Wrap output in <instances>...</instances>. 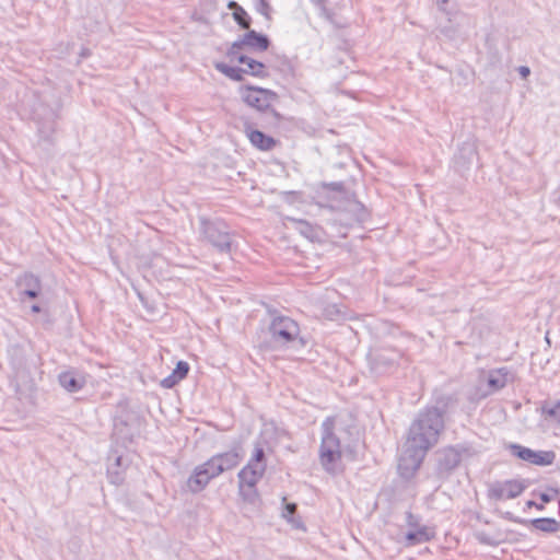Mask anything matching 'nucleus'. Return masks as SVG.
<instances>
[{"mask_svg": "<svg viewBox=\"0 0 560 560\" xmlns=\"http://www.w3.org/2000/svg\"><path fill=\"white\" fill-rule=\"evenodd\" d=\"M444 428V419L436 408L419 410L409 427L405 450L398 462V472L404 479L415 476L429 450L438 444Z\"/></svg>", "mask_w": 560, "mask_h": 560, "instance_id": "obj_1", "label": "nucleus"}, {"mask_svg": "<svg viewBox=\"0 0 560 560\" xmlns=\"http://www.w3.org/2000/svg\"><path fill=\"white\" fill-rule=\"evenodd\" d=\"M199 241L221 255H230L236 246L235 232L222 219L199 218Z\"/></svg>", "mask_w": 560, "mask_h": 560, "instance_id": "obj_2", "label": "nucleus"}, {"mask_svg": "<svg viewBox=\"0 0 560 560\" xmlns=\"http://www.w3.org/2000/svg\"><path fill=\"white\" fill-rule=\"evenodd\" d=\"M335 423L334 417H327L320 427L319 462L328 474H336L337 466L342 457L341 443L335 434Z\"/></svg>", "mask_w": 560, "mask_h": 560, "instance_id": "obj_3", "label": "nucleus"}, {"mask_svg": "<svg viewBox=\"0 0 560 560\" xmlns=\"http://www.w3.org/2000/svg\"><path fill=\"white\" fill-rule=\"evenodd\" d=\"M240 94L246 105L271 116L275 122L280 120V114L271 107V103L278 97L276 92L258 86L245 85L240 88Z\"/></svg>", "mask_w": 560, "mask_h": 560, "instance_id": "obj_4", "label": "nucleus"}, {"mask_svg": "<svg viewBox=\"0 0 560 560\" xmlns=\"http://www.w3.org/2000/svg\"><path fill=\"white\" fill-rule=\"evenodd\" d=\"M268 331L271 341L278 347H284L295 341L300 336V326L291 317L281 315L277 311L271 313Z\"/></svg>", "mask_w": 560, "mask_h": 560, "instance_id": "obj_5", "label": "nucleus"}, {"mask_svg": "<svg viewBox=\"0 0 560 560\" xmlns=\"http://www.w3.org/2000/svg\"><path fill=\"white\" fill-rule=\"evenodd\" d=\"M528 486L526 479L498 480L489 485L487 495L494 501L511 500L520 497Z\"/></svg>", "mask_w": 560, "mask_h": 560, "instance_id": "obj_6", "label": "nucleus"}, {"mask_svg": "<svg viewBox=\"0 0 560 560\" xmlns=\"http://www.w3.org/2000/svg\"><path fill=\"white\" fill-rule=\"evenodd\" d=\"M243 447L240 443L232 446L228 452L218 453L207 460V466L213 468L218 476L224 471L232 470L243 460Z\"/></svg>", "mask_w": 560, "mask_h": 560, "instance_id": "obj_7", "label": "nucleus"}, {"mask_svg": "<svg viewBox=\"0 0 560 560\" xmlns=\"http://www.w3.org/2000/svg\"><path fill=\"white\" fill-rule=\"evenodd\" d=\"M402 352L395 348L383 347L370 353L371 368L375 373L383 374L392 371L398 365Z\"/></svg>", "mask_w": 560, "mask_h": 560, "instance_id": "obj_8", "label": "nucleus"}, {"mask_svg": "<svg viewBox=\"0 0 560 560\" xmlns=\"http://www.w3.org/2000/svg\"><path fill=\"white\" fill-rule=\"evenodd\" d=\"M262 477L261 469L249 470V467H243L238 471V490L245 501L253 503L258 498L256 486Z\"/></svg>", "mask_w": 560, "mask_h": 560, "instance_id": "obj_9", "label": "nucleus"}, {"mask_svg": "<svg viewBox=\"0 0 560 560\" xmlns=\"http://www.w3.org/2000/svg\"><path fill=\"white\" fill-rule=\"evenodd\" d=\"M509 448L512 455L537 466L552 465L556 459V454L553 451H534L521 444H511Z\"/></svg>", "mask_w": 560, "mask_h": 560, "instance_id": "obj_10", "label": "nucleus"}, {"mask_svg": "<svg viewBox=\"0 0 560 560\" xmlns=\"http://www.w3.org/2000/svg\"><path fill=\"white\" fill-rule=\"evenodd\" d=\"M257 126L265 127L264 124H256L247 119L243 124V131L254 148L259 151H271L278 144V140L258 130Z\"/></svg>", "mask_w": 560, "mask_h": 560, "instance_id": "obj_11", "label": "nucleus"}, {"mask_svg": "<svg viewBox=\"0 0 560 560\" xmlns=\"http://www.w3.org/2000/svg\"><path fill=\"white\" fill-rule=\"evenodd\" d=\"M15 285L18 289L20 302L26 299L35 300L42 292V280L38 276L32 272H24L16 278Z\"/></svg>", "mask_w": 560, "mask_h": 560, "instance_id": "obj_12", "label": "nucleus"}, {"mask_svg": "<svg viewBox=\"0 0 560 560\" xmlns=\"http://www.w3.org/2000/svg\"><path fill=\"white\" fill-rule=\"evenodd\" d=\"M514 380L513 373L506 366L492 369L487 372L485 376V382L487 388L482 392L481 397H487L492 395L502 388H504L509 383H512Z\"/></svg>", "mask_w": 560, "mask_h": 560, "instance_id": "obj_13", "label": "nucleus"}, {"mask_svg": "<svg viewBox=\"0 0 560 560\" xmlns=\"http://www.w3.org/2000/svg\"><path fill=\"white\" fill-rule=\"evenodd\" d=\"M460 452L454 446H447L438 452L436 472L440 477H447L459 465Z\"/></svg>", "mask_w": 560, "mask_h": 560, "instance_id": "obj_14", "label": "nucleus"}, {"mask_svg": "<svg viewBox=\"0 0 560 560\" xmlns=\"http://www.w3.org/2000/svg\"><path fill=\"white\" fill-rule=\"evenodd\" d=\"M215 477H218V475L213 472V468H211V466H207V462H205L203 464L195 467L192 474L187 480V488L192 493H198L202 491Z\"/></svg>", "mask_w": 560, "mask_h": 560, "instance_id": "obj_15", "label": "nucleus"}, {"mask_svg": "<svg viewBox=\"0 0 560 560\" xmlns=\"http://www.w3.org/2000/svg\"><path fill=\"white\" fill-rule=\"evenodd\" d=\"M320 190L316 192L317 203L320 207H328V208H335L332 203H330V199L326 196L327 192L332 191L340 196L341 199L348 198V191L346 189V186L342 182H331L326 183L323 182L319 185Z\"/></svg>", "mask_w": 560, "mask_h": 560, "instance_id": "obj_16", "label": "nucleus"}, {"mask_svg": "<svg viewBox=\"0 0 560 560\" xmlns=\"http://www.w3.org/2000/svg\"><path fill=\"white\" fill-rule=\"evenodd\" d=\"M506 518L514 521L520 524H530L534 529L544 532V533H556L560 530V522H558L555 518L551 517H538L533 518L530 521L527 520H521V518H513L512 514L510 512L506 513Z\"/></svg>", "mask_w": 560, "mask_h": 560, "instance_id": "obj_17", "label": "nucleus"}, {"mask_svg": "<svg viewBox=\"0 0 560 560\" xmlns=\"http://www.w3.org/2000/svg\"><path fill=\"white\" fill-rule=\"evenodd\" d=\"M59 385L68 393L80 392L85 386V377L74 371H63L58 375Z\"/></svg>", "mask_w": 560, "mask_h": 560, "instance_id": "obj_18", "label": "nucleus"}, {"mask_svg": "<svg viewBox=\"0 0 560 560\" xmlns=\"http://www.w3.org/2000/svg\"><path fill=\"white\" fill-rule=\"evenodd\" d=\"M246 46L254 51H266L270 47V38L262 33H258L255 30H247L243 35V42Z\"/></svg>", "mask_w": 560, "mask_h": 560, "instance_id": "obj_19", "label": "nucleus"}, {"mask_svg": "<svg viewBox=\"0 0 560 560\" xmlns=\"http://www.w3.org/2000/svg\"><path fill=\"white\" fill-rule=\"evenodd\" d=\"M57 115L54 112L49 113L47 119H38L37 121V130L40 141L46 142L48 144H52L54 133L56 131V122Z\"/></svg>", "mask_w": 560, "mask_h": 560, "instance_id": "obj_20", "label": "nucleus"}, {"mask_svg": "<svg viewBox=\"0 0 560 560\" xmlns=\"http://www.w3.org/2000/svg\"><path fill=\"white\" fill-rule=\"evenodd\" d=\"M189 369V364L186 361H178L173 372L168 376L164 377L160 382V385L163 388H173L187 376Z\"/></svg>", "mask_w": 560, "mask_h": 560, "instance_id": "obj_21", "label": "nucleus"}, {"mask_svg": "<svg viewBox=\"0 0 560 560\" xmlns=\"http://www.w3.org/2000/svg\"><path fill=\"white\" fill-rule=\"evenodd\" d=\"M240 63L246 65L244 69V74H250L256 78H267L269 75L267 71V66L258 60H255L250 57H238Z\"/></svg>", "mask_w": 560, "mask_h": 560, "instance_id": "obj_22", "label": "nucleus"}, {"mask_svg": "<svg viewBox=\"0 0 560 560\" xmlns=\"http://www.w3.org/2000/svg\"><path fill=\"white\" fill-rule=\"evenodd\" d=\"M126 466L122 464L121 456H115L114 462L107 466V477L110 483L119 486L125 480Z\"/></svg>", "mask_w": 560, "mask_h": 560, "instance_id": "obj_23", "label": "nucleus"}, {"mask_svg": "<svg viewBox=\"0 0 560 560\" xmlns=\"http://www.w3.org/2000/svg\"><path fill=\"white\" fill-rule=\"evenodd\" d=\"M545 420L560 425V399L557 401H544L540 406Z\"/></svg>", "mask_w": 560, "mask_h": 560, "instance_id": "obj_24", "label": "nucleus"}, {"mask_svg": "<svg viewBox=\"0 0 560 560\" xmlns=\"http://www.w3.org/2000/svg\"><path fill=\"white\" fill-rule=\"evenodd\" d=\"M269 65L271 68L281 72L283 75L294 74V66L285 55H275L269 60Z\"/></svg>", "mask_w": 560, "mask_h": 560, "instance_id": "obj_25", "label": "nucleus"}, {"mask_svg": "<svg viewBox=\"0 0 560 560\" xmlns=\"http://www.w3.org/2000/svg\"><path fill=\"white\" fill-rule=\"evenodd\" d=\"M432 536L433 535L430 533L428 527H418L415 530H410L406 534L407 545L415 546L418 544L427 542L432 538Z\"/></svg>", "mask_w": 560, "mask_h": 560, "instance_id": "obj_26", "label": "nucleus"}, {"mask_svg": "<svg viewBox=\"0 0 560 560\" xmlns=\"http://www.w3.org/2000/svg\"><path fill=\"white\" fill-rule=\"evenodd\" d=\"M214 68L223 73L225 77L233 81H243L244 80V69L240 67H232L226 65L225 62H215Z\"/></svg>", "mask_w": 560, "mask_h": 560, "instance_id": "obj_27", "label": "nucleus"}, {"mask_svg": "<svg viewBox=\"0 0 560 560\" xmlns=\"http://www.w3.org/2000/svg\"><path fill=\"white\" fill-rule=\"evenodd\" d=\"M438 10L443 13L448 21L458 13V4L455 0H436Z\"/></svg>", "mask_w": 560, "mask_h": 560, "instance_id": "obj_28", "label": "nucleus"}, {"mask_svg": "<svg viewBox=\"0 0 560 560\" xmlns=\"http://www.w3.org/2000/svg\"><path fill=\"white\" fill-rule=\"evenodd\" d=\"M456 401L457 399L453 395H441L435 399V405L427 406L425 408H436L441 416L444 418L447 409Z\"/></svg>", "mask_w": 560, "mask_h": 560, "instance_id": "obj_29", "label": "nucleus"}, {"mask_svg": "<svg viewBox=\"0 0 560 560\" xmlns=\"http://www.w3.org/2000/svg\"><path fill=\"white\" fill-rule=\"evenodd\" d=\"M295 224V229L306 238L313 240L316 237V230L315 228L308 223L305 220L302 219H293L292 220Z\"/></svg>", "mask_w": 560, "mask_h": 560, "instance_id": "obj_30", "label": "nucleus"}, {"mask_svg": "<svg viewBox=\"0 0 560 560\" xmlns=\"http://www.w3.org/2000/svg\"><path fill=\"white\" fill-rule=\"evenodd\" d=\"M233 19L237 23V25L243 30H249L252 24V18L249 14L241 8H236V11L233 12Z\"/></svg>", "mask_w": 560, "mask_h": 560, "instance_id": "obj_31", "label": "nucleus"}, {"mask_svg": "<svg viewBox=\"0 0 560 560\" xmlns=\"http://www.w3.org/2000/svg\"><path fill=\"white\" fill-rule=\"evenodd\" d=\"M311 2L318 10L320 16L329 22L334 21L335 13L327 7V0H311Z\"/></svg>", "mask_w": 560, "mask_h": 560, "instance_id": "obj_32", "label": "nucleus"}, {"mask_svg": "<svg viewBox=\"0 0 560 560\" xmlns=\"http://www.w3.org/2000/svg\"><path fill=\"white\" fill-rule=\"evenodd\" d=\"M477 154V150L471 143H464L459 149V159L464 160V164H470L472 158Z\"/></svg>", "mask_w": 560, "mask_h": 560, "instance_id": "obj_33", "label": "nucleus"}, {"mask_svg": "<svg viewBox=\"0 0 560 560\" xmlns=\"http://www.w3.org/2000/svg\"><path fill=\"white\" fill-rule=\"evenodd\" d=\"M253 462H257L259 464H266V457H265V451L260 446V444H257L254 448V453L250 457Z\"/></svg>", "mask_w": 560, "mask_h": 560, "instance_id": "obj_34", "label": "nucleus"}, {"mask_svg": "<svg viewBox=\"0 0 560 560\" xmlns=\"http://www.w3.org/2000/svg\"><path fill=\"white\" fill-rule=\"evenodd\" d=\"M256 10L265 15L267 19L270 18L269 15V12H270V5L268 3L267 0H257V3H256Z\"/></svg>", "mask_w": 560, "mask_h": 560, "instance_id": "obj_35", "label": "nucleus"}, {"mask_svg": "<svg viewBox=\"0 0 560 560\" xmlns=\"http://www.w3.org/2000/svg\"><path fill=\"white\" fill-rule=\"evenodd\" d=\"M244 467H249V470H260L261 469V474L265 475L267 464H259L257 462H253L252 459H249L248 463Z\"/></svg>", "mask_w": 560, "mask_h": 560, "instance_id": "obj_36", "label": "nucleus"}, {"mask_svg": "<svg viewBox=\"0 0 560 560\" xmlns=\"http://www.w3.org/2000/svg\"><path fill=\"white\" fill-rule=\"evenodd\" d=\"M406 521H407V524L409 527H412V528L419 527V518H418V516L413 515L411 512H407Z\"/></svg>", "mask_w": 560, "mask_h": 560, "instance_id": "obj_37", "label": "nucleus"}, {"mask_svg": "<svg viewBox=\"0 0 560 560\" xmlns=\"http://www.w3.org/2000/svg\"><path fill=\"white\" fill-rule=\"evenodd\" d=\"M353 207L360 211V213L358 215V220L363 221L368 215V212H366V209L364 208V206L360 201H354Z\"/></svg>", "mask_w": 560, "mask_h": 560, "instance_id": "obj_38", "label": "nucleus"}, {"mask_svg": "<svg viewBox=\"0 0 560 560\" xmlns=\"http://www.w3.org/2000/svg\"><path fill=\"white\" fill-rule=\"evenodd\" d=\"M296 509L298 506L295 503H288L284 508L283 516L291 521L290 516L296 512Z\"/></svg>", "mask_w": 560, "mask_h": 560, "instance_id": "obj_39", "label": "nucleus"}, {"mask_svg": "<svg viewBox=\"0 0 560 560\" xmlns=\"http://www.w3.org/2000/svg\"><path fill=\"white\" fill-rule=\"evenodd\" d=\"M477 539L479 540V542L485 544V545H489V546L495 545V541L490 539V537L486 533H478Z\"/></svg>", "mask_w": 560, "mask_h": 560, "instance_id": "obj_40", "label": "nucleus"}, {"mask_svg": "<svg viewBox=\"0 0 560 560\" xmlns=\"http://www.w3.org/2000/svg\"><path fill=\"white\" fill-rule=\"evenodd\" d=\"M228 58H230L231 61H237L240 63L238 57H247L246 55L241 54L240 51H235L231 48L226 51Z\"/></svg>", "mask_w": 560, "mask_h": 560, "instance_id": "obj_41", "label": "nucleus"}, {"mask_svg": "<svg viewBox=\"0 0 560 560\" xmlns=\"http://www.w3.org/2000/svg\"><path fill=\"white\" fill-rule=\"evenodd\" d=\"M242 42H243V36H241L237 40L232 43L230 48L235 50V51H240L244 46H246V43H242Z\"/></svg>", "mask_w": 560, "mask_h": 560, "instance_id": "obj_42", "label": "nucleus"}, {"mask_svg": "<svg viewBox=\"0 0 560 560\" xmlns=\"http://www.w3.org/2000/svg\"><path fill=\"white\" fill-rule=\"evenodd\" d=\"M242 42H243V36H241L237 40L232 43L230 48L235 50V51H240L244 46H246V43H242Z\"/></svg>", "mask_w": 560, "mask_h": 560, "instance_id": "obj_43", "label": "nucleus"}, {"mask_svg": "<svg viewBox=\"0 0 560 560\" xmlns=\"http://www.w3.org/2000/svg\"><path fill=\"white\" fill-rule=\"evenodd\" d=\"M518 73L521 74V77H522V78H524V79H525V78H527V77L529 75L530 70H529V68H528V67H526V66H521V67L518 68Z\"/></svg>", "mask_w": 560, "mask_h": 560, "instance_id": "obj_44", "label": "nucleus"}, {"mask_svg": "<svg viewBox=\"0 0 560 560\" xmlns=\"http://www.w3.org/2000/svg\"><path fill=\"white\" fill-rule=\"evenodd\" d=\"M526 505H527L528 508L535 506V508H536V509H538V510H542V509H544V505H542V504H538V503H536L535 501H532V500L527 501V502H526Z\"/></svg>", "mask_w": 560, "mask_h": 560, "instance_id": "obj_45", "label": "nucleus"}, {"mask_svg": "<svg viewBox=\"0 0 560 560\" xmlns=\"http://www.w3.org/2000/svg\"><path fill=\"white\" fill-rule=\"evenodd\" d=\"M539 498L544 503H548L551 501V497L545 492L540 493Z\"/></svg>", "mask_w": 560, "mask_h": 560, "instance_id": "obj_46", "label": "nucleus"}, {"mask_svg": "<svg viewBox=\"0 0 560 560\" xmlns=\"http://www.w3.org/2000/svg\"><path fill=\"white\" fill-rule=\"evenodd\" d=\"M228 7L229 9L233 10V12L236 11V8H241V5L235 1H230Z\"/></svg>", "mask_w": 560, "mask_h": 560, "instance_id": "obj_47", "label": "nucleus"}, {"mask_svg": "<svg viewBox=\"0 0 560 560\" xmlns=\"http://www.w3.org/2000/svg\"><path fill=\"white\" fill-rule=\"evenodd\" d=\"M31 311H32L33 313H40V312H42V307H40L38 304H33V305L31 306Z\"/></svg>", "mask_w": 560, "mask_h": 560, "instance_id": "obj_48", "label": "nucleus"}, {"mask_svg": "<svg viewBox=\"0 0 560 560\" xmlns=\"http://www.w3.org/2000/svg\"><path fill=\"white\" fill-rule=\"evenodd\" d=\"M555 201L560 206V187L555 191Z\"/></svg>", "mask_w": 560, "mask_h": 560, "instance_id": "obj_49", "label": "nucleus"}, {"mask_svg": "<svg viewBox=\"0 0 560 560\" xmlns=\"http://www.w3.org/2000/svg\"><path fill=\"white\" fill-rule=\"evenodd\" d=\"M90 55V50L88 48H82L80 56L85 58Z\"/></svg>", "mask_w": 560, "mask_h": 560, "instance_id": "obj_50", "label": "nucleus"}]
</instances>
